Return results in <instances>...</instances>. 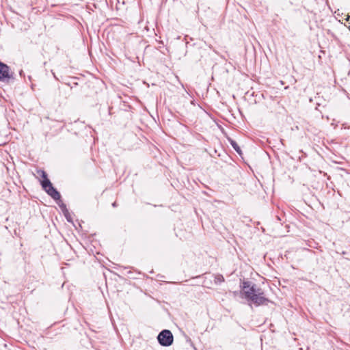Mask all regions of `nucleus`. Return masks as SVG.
Returning a JSON list of instances; mask_svg holds the SVG:
<instances>
[{"label": "nucleus", "mask_w": 350, "mask_h": 350, "mask_svg": "<svg viewBox=\"0 0 350 350\" xmlns=\"http://www.w3.org/2000/svg\"><path fill=\"white\" fill-rule=\"evenodd\" d=\"M37 173L41 176L43 180L41 181V185L44 191L50 196L53 200H55L59 206L60 207L62 211L64 214L67 220L70 221L67 215L68 214V211L66 208V205L62 202L61 200V195L59 192L53 187L51 182L47 177V174L42 170H39L37 171Z\"/></svg>", "instance_id": "f257e3e1"}, {"label": "nucleus", "mask_w": 350, "mask_h": 350, "mask_svg": "<svg viewBox=\"0 0 350 350\" xmlns=\"http://www.w3.org/2000/svg\"><path fill=\"white\" fill-rule=\"evenodd\" d=\"M245 298L256 306L267 305L269 302L264 292L256 284H252L248 291H245Z\"/></svg>", "instance_id": "f03ea898"}, {"label": "nucleus", "mask_w": 350, "mask_h": 350, "mask_svg": "<svg viewBox=\"0 0 350 350\" xmlns=\"http://www.w3.org/2000/svg\"><path fill=\"white\" fill-rule=\"evenodd\" d=\"M157 340L161 346L169 347L173 343L174 337L170 330L163 329L159 334Z\"/></svg>", "instance_id": "7ed1b4c3"}, {"label": "nucleus", "mask_w": 350, "mask_h": 350, "mask_svg": "<svg viewBox=\"0 0 350 350\" xmlns=\"http://www.w3.org/2000/svg\"><path fill=\"white\" fill-rule=\"evenodd\" d=\"M9 70L10 68L7 65L0 63V81H9L10 79H13L12 75L10 74Z\"/></svg>", "instance_id": "20e7f679"}, {"label": "nucleus", "mask_w": 350, "mask_h": 350, "mask_svg": "<svg viewBox=\"0 0 350 350\" xmlns=\"http://www.w3.org/2000/svg\"><path fill=\"white\" fill-rule=\"evenodd\" d=\"M230 143L231 144V146H232V148L234 149V150L239 154H241V150L240 148V147L239 146V145L237 144V143L232 140V139H230Z\"/></svg>", "instance_id": "39448f33"}, {"label": "nucleus", "mask_w": 350, "mask_h": 350, "mask_svg": "<svg viewBox=\"0 0 350 350\" xmlns=\"http://www.w3.org/2000/svg\"><path fill=\"white\" fill-rule=\"evenodd\" d=\"M250 282H243L241 286V288L243 289V294L245 295V291H248L250 288L252 286Z\"/></svg>", "instance_id": "423d86ee"}, {"label": "nucleus", "mask_w": 350, "mask_h": 350, "mask_svg": "<svg viewBox=\"0 0 350 350\" xmlns=\"http://www.w3.org/2000/svg\"><path fill=\"white\" fill-rule=\"evenodd\" d=\"M214 282L215 284H219L224 282V278L221 274H217L215 276Z\"/></svg>", "instance_id": "0eeeda50"}, {"label": "nucleus", "mask_w": 350, "mask_h": 350, "mask_svg": "<svg viewBox=\"0 0 350 350\" xmlns=\"http://www.w3.org/2000/svg\"><path fill=\"white\" fill-rule=\"evenodd\" d=\"M112 206H113V207H116V206H117L116 202H114L112 204Z\"/></svg>", "instance_id": "6e6552de"}, {"label": "nucleus", "mask_w": 350, "mask_h": 350, "mask_svg": "<svg viewBox=\"0 0 350 350\" xmlns=\"http://www.w3.org/2000/svg\"><path fill=\"white\" fill-rule=\"evenodd\" d=\"M23 72V70H21V71H20V75H21V76H22Z\"/></svg>", "instance_id": "1a4fd4ad"}]
</instances>
